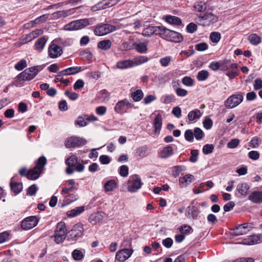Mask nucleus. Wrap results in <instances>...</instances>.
Masks as SVG:
<instances>
[{
    "label": "nucleus",
    "instance_id": "obj_61",
    "mask_svg": "<svg viewBox=\"0 0 262 262\" xmlns=\"http://www.w3.org/2000/svg\"><path fill=\"white\" fill-rule=\"evenodd\" d=\"M191 230L192 228L190 226L184 225L181 227L180 231L182 234L185 235V234L190 233Z\"/></svg>",
    "mask_w": 262,
    "mask_h": 262
},
{
    "label": "nucleus",
    "instance_id": "obj_60",
    "mask_svg": "<svg viewBox=\"0 0 262 262\" xmlns=\"http://www.w3.org/2000/svg\"><path fill=\"white\" fill-rule=\"evenodd\" d=\"M182 82L185 85L191 86L193 84V80L190 77L185 76L183 78Z\"/></svg>",
    "mask_w": 262,
    "mask_h": 262
},
{
    "label": "nucleus",
    "instance_id": "obj_25",
    "mask_svg": "<svg viewBox=\"0 0 262 262\" xmlns=\"http://www.w3.org/2000/svg\"><path fill=\"white\" fill-rule=\"evenodd\" d=\"M117 187V181L115 180H110L104 185V189L105 192H107L115 190Z\"/></svg>",
    "mask_w": 262,
    "mask_h": 262
},
{
    "label": "nucleus",
    "instance_id": "obj_58",
    "mask_svg": "<svg viewBox=\"0 0 262 262\" xmlns=\"http://www.w3.org/2000/svg\"><path fill=\"white\" fill-rule=\"evenodd\" d=\"M195 49L200 52L206 50L208 48V45L205 42H201L195 46Z\"/></svg>",
    "mask_w": 262,
    "mask_h": 262
},
{
    "label": "nucleus",
    "instance_id": "obj_9",
    "mask_svg": "<svg viewBox=\"0 0 262 262\" xmlns=\"http://www.w3.org/2000/svg\"><path fill=\"white\" fill-rule=\"evenodd\" d=\"M244 99L242 93H237L229 97L224 102L225 106L228 108H233L238 105Z\"/></svg>",
    "mask_w": 262,
    "mask_h": 262
},
{
    "label": "nucleus",
    "instance_id": "obj_13",
    "mask_svg": "<svg viewBox=\"0 0 262 262\" xmlns=\"http://www.w3.org/2000/svg\"><path fill=\"white\" fill-rule=\"evenodd\" d=\"M38 220L35 216H31L26 217L22 221L21 223V227L22 229L28 230H30L35 226L38 223Z\"/></svg>",
    "mask_w": 262,
    "mask_h": 262
},
{
    "label": "nucleus",
    "instance_id": "obj_32",
    "mask_svg": "<svg viewBox=\"0 0 262 262\" xmlns=\"http://www.w3.org/2000/svg\"><path fill=\"white\" fill-rule=\"evenodd\" d=\"M78 157L73 154H71L68 158L65 161L66 164L67 166L75 167L78 162Z\"/></svg>",
    "mask_w": 262,
    "mask_h": 262
},
{
    "label": "nucleus",
    "instance_id": "obj_20",
    "mask_svg": "<svg viewBox=\"0 0 262 262\" xmlns=\"http://www.w3.org/2000/svg\"><path fill=\"white\" fill-rule=\"evenodd\" d=\"M152 125L155 133L159 134L161 129L162 125V118L160 114H158L156 115L155 118L154 120Z\"/></svg>",
    "mask_w": 262,
    "mask_h": 262
},
{
    "label": "nucleus",
    "instance_id": "obj_3",
    "mask_svg": "<svg viewBox=\"0 0 262 262\" xmlns=\"http://www.w3.org/2000/svg\"><path fill=\"white\" fill-rule=\"evenodd\" d=\"M195 20L199 25L208 27L217 22L219 17L211 12H207L204 15L197 16L195 18Z\"/></svg>",
    "mask_w": 262,
    "mask_h": 262
},
{
    "label": "nucleus",
    "instance_id": "obj_43",
    "mask_svg": "<svg viewBox=\"0 0 262 262\" xmlns=\"http://www.w3.org/2000/svg\"><path fill=\"white\" fill-rule=\"evenodd\" d=\"M188 214L193 219L196 218L199 214V211L195 206H189L188 207Z\"/></svg>",
    "mask_w": 262,
    "mask_h": 262
},
{
    "label": "nucleus",
    "instance_id": "obj_8",
    "mask_svg": "<svg viewBox=\"0 0 262 262\" xmlns=\"http://www.w3.org/2000/svg\"><path fill=\"white\" fill-rule=\"evenodd\" d=\"M37 67H33L27 68L19 74L17 77L18 80L22 81H29L33 79L38 74Z\"/></svg>",
    "mask_w": 262,
    "mask_h": 262
},
{
    "label": "nucleus",
    "instance_id": "obj_54",
    "mask_svg": "<svg viewBox=\"0 0 262 262\" xmlns=\"http://www.w3.org/2000/svg\"><path fill=\"white\" fill-rule=\"evenodd\" d=\"M75 124L79 125L80 127H83L87 125L88 123L85 116L83 117L80 116L78 118L77 120L75 121Z\"/></svg>",
    "mask_w": 262,
    "mask_h": 262
},
{
    "label": "nucleus",
    "instance_id": "obj_7",
    "mask_svg": "<svg viewBox=\"0 0 262 262\" xmlns=\"http://www.w3.org/2000/svg\"><path fill=\"white\" fill-rule=\"evenodd\" d=\"M119 28L108 24H99L95 27L94 34L97 36H103L116 31Z\"/></svg>",
    "mask_w": 262,
    "mask_h": 262
},
{
    "label": "nucleus",
    "instance_id": "obj_36",
    "mask_svg": "<svg viewBox=\"0 0 262 262\" xmlns=\"http://www.w3.org/2000/svg\"><path fill=\"white\" fill-rule=\"evenodd\" d=\"M84 250L83 251L78 249H75L72 253V257L75 260H82L84 256Z\"/></svg>",
    "mask_w": 262,
    "mask_h": 262
},
{
    "label": "nucleus",
    "instance_id": "obj_55",
    "mask_svg": "<svg viewBox=\"0 0 262 262\" xmlns=\"http://www.w3.org/2000/svg\"><path fill=\"white\" fill-rule=\"evenodd\" d=\"M171 60V57L167 56L161 58L160 60V63L162 67H166L169 65Z\"/></svg>",
    "mask_w": 262,
    "mask_h": 262
},
{
    "label": "nucleus",
    "instance_id": "obj_10",
    "mask_svg": "<svg viewBox=\"0 0 262 262\" xmlns=\"http://www.w3.org/2000/svg\"><path fill=\"white\" fill-rule=\"evenodd\" d=\"M87 141L85 139L77 137H71L68 138L64 142L67 148H73L86 144Z\"/></svg>",
    "mask_w": 262,
    "mask_h": 262
},
{
    "label": "nucleus",
    "instance_id": "obj_48",
    "mask_svg": "<svg viewBox=\"0 0 262 262\" xmlns=\"http://www.w3.org/2000/svg\"><path fill=\"white\" fill-rule=\"evenodd\" d=\"M110 95L105 90H101L98 94V98L100 100L104 101L109 98Z\"/></svg>",
    "mask_w": 262,
    "mask_h": 262
},
{
    "label": "nucleus",
    "instance_id": "obj_24",
    "mask_svg": "<svg viewBox=\"0 0 262 262\" xmlns=\"http://www.w3.org/2000/svg\"><path fill=\"white\" fill-rule=\"evenodd\" d=\"M262 242V234L258 235L251 236L244 241L243 243L246 245H254Z\"/></svg>",
    "mask_w": 262,
    "mask_h": 262
},
{
    "label": "nucleus",
    "instance_id": "obj_33",
    "mask_svg": "<svg viewBox=\"0 0 262 262\" xmlns=\"http://www.w3.org/2000/svg\"><path fill=\"white\" fill-rule=\"evenodd\" d=\"M249 42L254 46H257L261 41V38L256 34L253 33L250 34L248 37Z\"/></svg>",
    "mask_w": 262,
    "mask_h": 262
},
{
    "label": "nucleus",
    "instance_id": "obj_34",
    "mask_svg": "<svg viewBox=\"0 0 262 262\" xmlns=\"http://www.w3.org/2000/svg\"><path fill=\"white\" fill-rule=\"evenodd\" d=\"M147 42H139L135 44V48L140 53H145L147 51Z\"/></svg>",
    "mask_w": 262,
    "mask_h": 262
},
{
    "label": "nucleus",
    "instance_id": "obj_42",
    "mask_svg": "<svg viewBox=\"0 0 262 262\" xmlns=\"http://www.w3.org/2000/svg\"><path fill=\"white\" fill-rule=\"evenodd\" d=\"M143 93L141 90H138L131 93V97L135 101H139L143 97Z\"/></svg>",
    "mask_w": 262,
    "mask_h": 262
},
{
    "label": "nucleus",
    "instance_id": "obj_45",
    "mask_svg": "<svg viewBox=\"0 0 262 262\" xmlns=\"http://www.w3.org/2000/svg\"><path fill=\"white\" fill-rule=\"evenodd\" d=\"M209 76V73L206 70H202L198 73L197 79L199 81H204L207 79Z\"/></svg>",
    "mask_w": 262,
    "mask_h": 262
},
{
    "label": "nucleus",
    "instance_id": "obj_63",
    "mask_svg": "<svg viewBox=\"0 0 262 262\" xmlns=\"http://www.w3.org/2000/svg\"><path fill=\"white\" fill-rule=\"evenodd\" d=\"M55 231L66 232L67 229L65 223L63 222H59L56 226V229Z\"/></svg>",
    "mask_w": 262,
    "mask_h": 262
},
{
    "label": "nucleus",
    "instance_id": "obj_26",
    "mask_svg": "<svg viewBox=\"0 0 262 262\" xmlns=\"http://www.w3.org/2000/svg\"><path fill=\"white\" fill-rule=\"evenodd\" d=\"M81 70L82 68L81 67H72L60 71V73L65 76L74 75L79 73Z\"/></svg>",
    "mask_w": 262,
    "mask_h": 262
},
{
    "label": "nucleus",
    "instance_id": "obj_17",
    "mask_svg": "<svg viewBox=\"0 0 262 262\" xmlns=\"http://www.w3.org/2000/svg\"><path fill=\"white\" fill-rule=\"evenodd\" d=\"M138 63H135L134 61L129 59L120 60L116 63L117 68L121 70L130 68L135 67Z\"/></svg>",
    "mask_w": 262,
    "mask_h": 262
},
{
    "label": "nucleus",
    "instance_id": "obj_35",
    "mask_svg": "<svg viewBox=\"0 0 262 262\" xmlns=\"http://www.w3.org/2000/svg\"><path fill=\"white\" fill-rule=\"evenodd\" d=\"M66 232L55 231L54 241L57 244L62 243L66 238Z\"/></svg>",
    "mask_w": 262,
    "mask_h": 262
},
{
    "label": "nucleus",
    "instance_id": "obj_41",
    "mask_svg": "<svg viewBox=\"0 0 262 262\" xmlns=\"http://www.w3.org/2000/svg\"><path fill=\"white\" fill-rule=\"evenodd\" d=\"M166 20L169 24L176 25H180L182 23L181 19L174 16H167Z\"/></svg>",
    "mask_w": 262,
    "mask_h": 262
},
{
    "label": "nucleus",
    "instance_id": "obj_53",
    "mask_svg": "<svg viewBox=\"0 0 262 262\" xmlns=\"http://www.w3.org/2000/svg\"><path fill=\"white\" fill-rule=\"evenodd\" d=\"M167 76L164 73H160L155 77V80L159 84L164 83L166 81Z\"/></svg>",
    "mask_w": 262,
    "mask_h": 262
},
{
    "label": "nucleus",
    "instance_id": "obj_40",
    "mask_svg": "<svg viewBox=\"0 0 262 262\" xmlns=\"http://www.w3.org/2000/svg\"><path fill=\"white\" fill-rule=\"evenodd\" d=\"M47 40L45 37L39 38L35 44V50L41 51L45 47Z\"/></svg>",
    "mask_w": 262,
    "mask_h": 262
},
{
    "label": "nucleus",
    "instance_id": "obj_21",
    "mask_svg": "<svg viewBox=\"0 0 262 262\" xmlns=\"http://www.w3.org/2000/svg\"><path fill=\"white\" fill-rule=\"evenodd\" d=\"M249 200L254 203L260 204L262 203V192L253 191L249 195Z\"/></svg>",
    "mask_w": 262,
    "mask_h": 262
},
{
    "label": "nucleus",
    "instance_id": "obj_64",
    "mask_svg": "<svg viewBox=\"0 0 262 262\" xmlns=\"http://www.w3.org/2000/svg\"><path fill=\"white\" fill-rule=\"evenodd\" d=\"M253 88L256 91L262 89V79L259 78L256 79L253 83Z\"/></svg>",
    "mask_w": 262,
    "mask_h": 262
},
{
    "label": "nucleus",
    "instance_id": "obj_46",
    "mask_svg": "<svg viewBox=\"0 0 262 262\" xmlns=\"http://www.w3.org/2000/svg\"><path fill=\"white\" fill-rule=\"evenodd\" d=\"M186 169L185 167L183 166H175L172 168V174L173 177H178L182 171Z\"/></svg>",
    "mask_w": 262,
    "mask_h": 262
},
{
    "label": "nucleus",
    "instance_id": "obj_23",
    "mask_svg": "<svg viewBox=\"0 0 262 262\" xmlns=\"http://www.w3.org/2000/svg\"><path fill=\"white\" fill-rule=\"evenodd\" d=\"M85 210V206L76 207L67 212V215L69 217H74L82 213Z\"/></svg>",
    "mask_w": 262,
    "mask_h": 262
},
{
    "label": "nucleus",
    "instance_id": "obj_28",
    "mask_svg": "<svg viewBox=\"0 0 262 262\" xmlns=\"http://www.w3.org/2000/svg\"><path fill=\"white\" fill-rule=\"evenodd\" d=\"M207 7V4L203 1H198L193 5L194 10L198 12H204Z\"/></svg>",
    "mask_w": 262,
    "mask_h": 262
},
{
    "label": "nucleus",
    "instance_id": "obj_49",
    "mask_svg": "<svg viewBox=\"0 0 262 262\" xmlns=\"http://www.w3.org/2000/svg\"><path fill=\"white\" fill-rule=\"evenodd\" d=\"M185 139L186 141L192 142L194 139L193 132L191 129H187L185 131L184 134Z\"/></svg>",
    "mask_w": 262,
    "mask_h": 262
},
{
    "label": "nucleus",
    "instance_id": "obj_50",
    "mask_svg": "<svg viewBox=\"0 0 262 262\" xmlns=\"http://www.w3.org/2000/svg\"><path fill=\"white\" fill-rule=\"evenodd\" d=\"M221 38V35L219 32H213L210 34V39L213 42L217 43Z\"/></svg>",
    "mask_w": 262,
    "mask_h": 262
},
{
    "label": "nucleus",
    "instance_id": "obj_5",
    "mask_svg": "<svg viewBox=\"0 0 262 262\" xmlns=\"http://www.w3.org/2000/svg\"><path fill=\"white\" fill-rule=\"evenodd\" d=\"M161 36L165 39L174 42H180L183 39L182 35L176 31L168 29L163 26Z\"/></svg>",
    "mask_w": 262,
    "mask_h": 262
},
{
    "label": "nucleus",
    "instance_id": "obj_11",
    "mask_svg": "<svg viewBox=\"0 0 262 262\" xmlns=\"http://www.w3.org/2000/svg\"><path fill=\"white\" fill-rule=\"evenodd\" d=\"M134 106L133 103L129 102L127 99L119 101L115 106V111L118 114H123L127 112L126 108H131Z\"/></svg>",
    "mask_w": 262,
    "mask_h": 262
},
{
    "label": "nucleus",
    "instance_id": "obj_38",
    "mask_svg": "<svg viewBox=\"0 0 262 262\" xmlns=\"http://www.w3.org/2000/svg\"><path fill=\"white\" fill-rule=\"evenodd\" d=\"M109 4L107 3V0H103L101 2L97 3L92 7L93 11H98L108 8Z\"/></svg>",
    "mask_w": 262,
    "mask_h": 262
},
{
    "label": "nucleus",
    "instance_id": "obj_4",
    "mask_svg": "<svg viewBox=\"0 0 262 262\" xmlns=\"http://www.w3.org/2000/svg\"><path fill=\"white\" fill-rule=\"evenodd\" d=\"M46 163V158L43 156L40 157L36 162L35 167L27 172V178L31 180H35L38 179Z\"/></svg>",
    "mask_w": 262,
    "mask_h": 262
},
{
    "label": "nucleus",
    "instance_id": "obj_19",
    "mask_svg": "<svg viewBox=\"0 0 262 262\" xmlns=\"http://www.w3.org/2000/svg\"><path fill=\"white\" fill-rule=\"evenodd\" d=\"M173 154L172 147L170 145H167L163 147L159 152V156L162 159H167L169 158Z\"/></svg>",
    "mask_w": 262,
    "mask_h": 262
},
{
    "label": "nucleus",
    "instance_id": "obj_12",
    "mask_svg": "<svg viewBox=\"0 0 262 262\" xmlns=\"http://www.w3.org/2000/svg\"><path fill=\"white\" fill-rule=\"evenodd\" d=\"M129 182V184L127 187V189L131 192H136L142 185L140 178L137 175L130 177Z\"/></svg>",
    "mask_w": 262,
    "mask_h": 262
},
{
    "label": "nucleus",
    "instance_id": "obj_27",
    "mask_svg": "<svg viewBox=\"0 0 262 262\" xmlns=\"http://www.w3.org/2000/svg\"><path fill=\"white\" fill-rule=\"evenodd\" d=\"M201 116V111L198 109H194L189 112L187 117L189 121L192 122L199 119Z\"/></svg>",
    "mask_w": 262,
    "mask_h": 262
},
{
    "label": "nucleus",
    "instance_id": "obj_1",
    "mask_svg": "<svg viewBox=\"0 0 262 262\" xmlns=\"http://www.w3.org/2000/svg\"><path fill=\"white\" fill-rule=\"evenodd\" d=\"M67 41L57 38L54 39L48 48V55L51 58L60 57L63 53L62 47L67 46Z\"/></svg>",
    "mask_w": 262,
    "mask_h": 262
},
{
    "label": "nucleus",
    "instance_id": "obj_57",
    "mask_svg": "<svg viewBox=\"0 0 262 262\" xmlns=\"http://www.w3.org/2000/svg\"><path fill=\"white\" fill-rule=\"evenodd\" d=\"M119 174L123 177H126L128 174V168L126 165H122L119 170Z\"/></svg>",
    "mask_w": 262,
    "mask_h": 262
},
{
    "label": "nucleus",
    "instance_id": "obj_29",
    "mask_svg": "<svg viewBox=\"0 0 262 262\" xmlns=\"http://www.w3.org/2000/svg\"><path fill=\"white\" fill-rule=\"evenodd\" d=\"M49 14H43L36 18L35 20L31 21L28 24L30 25L32 27H34L36 25L44 22L48 19H49Z\"/></svg>",
    "mask_w": 262,
    "mask_h": 262
},
{
    "label": "nucleus",
    "instance_id": "obj_51",
    "mask_svg": "<svg viewBox=\"0 0 262 262\" xmlns=\"http://www.w3.org/2000/svg\"><path fill=\"white\" fill-rule=\"evenodd\" d=\"M193 134L194 137L198 140L202 139L204 136L203 130L199 127L194 128Z\"/></svg>",
    "mask_w": 262,
    "mask_h": 262
},
{
    "label": "nucleus",
    "instance_id": "obj_47",
    "mask_svg": "<svg viewBox=\"0 0 262 262\" xmlns=\"http://www.w3.org/2000/svg\"><path fill=\"white\" fill-rule=\"evenodd\" d=\"M147 149L145 147H140L136 150L135 155L141 158L145 157Z\"/></svg>",
    "mask_w": 262,
    "mask_h": 262
},
{
    "label": "nucleus",
    "instance_id": "obj_30",
    "mask_svg": "<svg viewBox=\"0 0 262 262\" xmlns=\"http://www.w3.org/2000/svg\"><path fill=\"white\" fill-rule=\"evenodd\" d=\"M249 188L250 187L247 183H242L237 185L236 190L241 195L245 196L248 193Z\"/></svg>",
    "mask_w": 262,
    "mask_h": 262
},
{
    "label": "nucleus",
    "instance_id": "obj_39",
    "mask_svg": "<svg viewBox=\"0 0 262 262\" xmlns=\"http://www.w3.org/2000/svg\"><path fill=\"white\" fill-rule=\"evenodd\" d=\"M10 187L12 191L16 194L19 193L23 189V185L20 183L13 182L11 181Z\"/></svg>",
    "mask_w": 262,
    "mask_h": 262
},
{
    "label": "nucleus",
    "instance_id": "obj_56",
    "mask_svg": "<svg viewBox=\"0 0 262 262\" xmlns=\"http://www.w3.org/2000/svg\"><path fill=\"white\" fill-rule=\"evenodd\" d=\"M194 53V51L193 49V47L192 46H190L189 47V49L187 51H182L180 53V55H181V56H186V57H189V56H190L192 55H193Z\"/></svg>",
    "mask_w": 262,
    "mask_h": 262
},
{
    "label": "nucleus",
    "instance_id": "obj_31",
    "mask_svg": "<svg viewBox=\"0 0 262 262\" xmlns=\"http://www.w3.org/2000/svg\"><path fill=\"white\" fill-rule=\"evenodd\" d=\"M78 199V195L77 193H72L66 196L63 200L64 204H62L61 207L70 204V203L76 201Z\"/></svg>",
    "mask_w": 262,
    "mask_h": 262
},
{
    "label": "nucleus",
    "instance_id": "obj_2",
    "mask_svg": "<svg viewBox=\"0 0 262 262\" xmlns=\"http://www.w3.org/2000/svg\"><path fill=\"white\" fill-rule=\"evenodd\" d=\"M95 22L94 18H83L72 21L64 26L66 31H74L82 29L88 26L92 25Z\"/></svg>",
    "mask_w": 262,
    "mask_h": 262
},
{
    "label": "nucleus",
    "instance_id": "obj_22",
    "mask_svg": "<svg viewBox=\"0 0 262 262\" xmlns=\"http://www.w3.org/2000/svg\"><path fill=\"white\" fill-rule=\"evenodd\" d=\"M194 180L193 175L187 174L179 178V183L182 186H187L192 183Z\"/></svg>",
    "mask_w": 262,
    "mask_h": 262
},
{
    "label": "nucleus",
    "instance_id": "obj_14",
    "mask_svg": "<svg viewBox=\"0 0 262 262\" xmlns=\"http://www.w3.org/2000/svg\"><path fill=\"white\" fill-rule=\"evenodd\" d=\"M251 228L252 226L249 223L239 225L236 228L231 230V234L234 236L246 234L250 231Z\"/></svg>",
    "mask_w": 262,
    "mask_h": 262
},
{
    "label": "nucleus",
    "instance_id": "obj_6",
    "mask_svg": "<svg viewBox=\"0 0 262 262\" xmlns=\"http://www.w3.org/2000/svg\"><path fill=\"white\" fill-rule=\"evenodd\" d=\"M83 233V225L78 223L75 225L72 229L69 232L67 240L70 242H76L82 237Z\"/></svg>",
    "mask_w": 262,
    "mask_h": 262
},
{
    "label": "nucleus",
    "instance_id": "obj_15",
    "mask_svg": "<svg viewBox=\"0 0 262 262\" xmlns=\"http://www.w3.org/2000/svg\"><path fill=\"white\" fill-rule=\"evenodd\" d=\"M133 252L132 249L126 248L119 250L116 253V259L120 262H124L131 256Z\"/></svg>",
    "mask_w": 262,
    "mask_h": 262
},
{
    "label": "nucleus",
    "instance_id": "obj_62",
    "mask_svg": "<svg viewBox=\"0 0 262 262\" xmlns=\"http://www.w3.org/2000/svg\"><path fill=\"white\" fill-rule=\"evenodd\" d=\"M204 127L207 129H209L211 128L213 125L212 120L209 118H206L203 122Z\"/></svg>",
    "mask_w": 262,
    "mask_h": 262
},
{
    "label": "nucleus",
    "instance_id": "obj_18",
    "mask_svg": "<svg viewBox=\"0 0 262 262\" xmlns=\"http://www.w3.org/2000/svg\"><path fill=\"white\" fill-rule=\"evenodd\" d=\"M74 13V10L72 9L67 10H62V11H57L56 12H54L50 16V19H58L61 17H66Z\"/></svg>",
    "mask_w": 262,
    "mask_h": 262
},
{
    "label": "nucleus",
    "instance_id": "obj_52",
    "mask_svg": "<svg viewBox=\"0 0 262 262\" xmlns=\"http://www.w3.org/2000/svg\"><path fill=\"white\" fill-rule=\"evenodd\" d=\"M27 66V61L25 59H21L15 65V69L17 71H21Z\"/></svg>",
    "mask_w": 262,
    "mask_h": 262
},
{
    "label": "nucleus",
    "instance_id": "obj_44",
    "mask_svg": "<svg viewBox=\"0 0 262 262\" xmlns=\"http://www.w3.org/2000/svg\"><path fill=\"white\" fill-rule=\"evenodd\" d=\"M11 239L10 233L8 231L0 233V244L9 241Z\"/></svg>",
    "mask_w": 262,
    "mask_h": 262
},
{
    "label": "nucleus",
    "instance_id": "obj_59",
    "mask_svg": "<svg viewBox=\"0 0 262 262\" xmlns=\"http://www.w3.org/2000/svg\"><path fill=\"white\" fill-rule=\"evenodd\" d=\"M214 147L212 144H206L203 146V152L205 155H208L213 152Z\"/></svg>",
    "mask_w": 262,
    "mask_h": 262
},
{
    "label": "nucleus",
    "instance_id": "obj_16",
    "mask_svg": "<svg viewBox=\"0 0 262 262\" xmlns=\"http://www.w3.org/2000/svg\"><path fill=\"white\" fill-rule=\"evenodd\" d=\"M163 26H148L142 32L144 36L148 37L151 35L159 34L161 36Z\"/></svg>",
    "mask_w": 262,
    "mask_h": 262
},
{
    "label": "nucleus",
    "instance_id": "obj_37",
    "mask_svg": "<svg viewBox=\"0 0 262 262\" xmlns=\"http://www.w3.org/2000/svg\"><path fill=\"white\" fill-rule=\"evenodd\" d=\"M112 46V42L110 40L106 39L99 41L98 43V48L103 50H108Z\"/></svg>",
    "mask_w": 262,
    "mask_h": 262
}]
</instances>
